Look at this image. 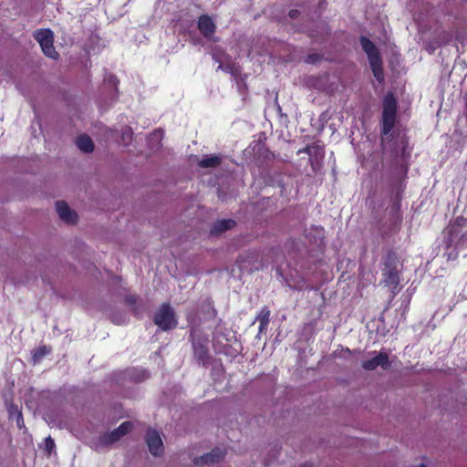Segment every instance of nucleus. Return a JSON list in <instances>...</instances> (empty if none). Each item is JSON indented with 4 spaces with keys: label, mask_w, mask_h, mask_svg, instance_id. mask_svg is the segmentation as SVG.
<instances>
[{
    "label": "nucleus",
    "mask_w": 467,
    "mask_h": 467,
    "mask_svg": "<svg viewBox=\"0 0 467 467\" xmlns=\"http://www.w3.org/2000/svg\"><path fill=\"white\" fill-rule=\"evenodd\" d=\"M359 42L363 51L366 53L373 76L379 82L384 80L383 61L379 48L367 36H361Z\"/></svg>",
    "instance_id": "f257e3e1"
},
{
    "label": "nucleus",
    "mask_w": 467,
    "mask_h": 467,
    "mask_svg": "<svg viewBox=\"0 0 467 467\" xmlns=\"http://www.w3.org/2000/svg\"><path fill=\"white\" fill-rule=\"evenodd\" d=\"M382 276L384 284L392 289H396L400 282L397 253L393 249H389L382 257Z\"/></svg>",
    "instance_id": "f03ea898"
},
{
    "label": "nucleus",
    "mask_w": 467,
    "mask_h": 467,
    "mask_svg": "<svg viewBox=\"0 0 467 467\" xmlns=\"http://www.w3.org/2000/svg\"><path fill=\"white\" fill-rule=\"evenodd\" d=\"M382 117L380 120V134L382 137L388 136L393 130L397 118V99L394 94L389 92L385 95L382 101Z\"/></svg>",
    "instance_id": "7ed1b4c3"
},
{
    "label": "nucleus",
    "mask_w": 467,
    "mask_h": 467,
    "mask_svg": "<svg viewBox=\"0 0 467 467\" xmlns=\"http://www.w3.org/2000/svg\"><path fill=\"white\" fill-rule=\"evenodd\" d=\"M153 322L162 331L174 329L178 325L176 314L170 303H162L153 316Z\"/></svg>",
    "instance_id": "20e7f679"
},
{
    "label": "nucleus",
    "mask_w": 467,
    "mask_h": 467,
    "mask_svg": "<svg viewBox=\"0 0 467 467\" xmlns=\"http://www.w3.org/2000/svg\"><path fill=\"white\" fill-rule=\"evenodd\" d=\"M35 38L39 43L43 53L51 58H56L57 53L54 47L53 32L49 29H40L35 33Z\"/></svg>",
    "instance_id": "39448f33"
},
{
    "label": "nucleus",
    "mask_w": 467,
    "mask_h": 467,
    "mask_svg": "<svg viewBox=\"0 0 467 467\" xmlns=\"http://www.w3.org/2000/svg\"><path fill=\"white\" fill-rule=\"evenodd\" d=\"M57 214L61 222L68 225H75L78 221V215L67 202L57 201L55 203Z\"/></svg>",
    "instance_id": "423d86ee"
},
{
    "label": "nucleus",
    "mask_w": 467,
    "mask_h": 467,
    "mask_svg": "<svg viewBox=\"0 0 467 467\" xmlns=\"http://www.w3.org/2000/svg\"><path fill=\"white\" fill-rule=\"evenodd\" d=\"M146 442L149 451L154 456H161L164 451L163 442L156 430L149 429L146 432Z\"/></svg>",
    "instance_id": "0eeeda50"
},
{
    "label": "nucleus",
    "mask_w": 467,
    "mask_h": 467,
    "mask_svg": "<svg viewBox=\"0 0 467 467\" xmlns=\"http://www.w3.org/2000/svg\"><path fill=\"white\" fill-rule=\"evenodd\" d=\"M150 377V373L142 368H131L119 373V380L140 383Z\"/></svg>",
    "instance_id": "6e6552de"
},
{
    "label": "nucleus",
    "mask_w": 467,
    "mask_h": 467,
    "mask_svg": "<svg viewBox=\"0 0 467 467\" xmlns=\"http://www.w3.org/2000/svg\"><path fill=\"white\" fill-rule=\"evenodd\" d=\"M378 367L383 369L390 368L388 353L379 352L376 357L362 362V368L368 371L375 370Z\"/></svg>",
    "instance_id": "1a4fd4ad"
},
{
    "label": "nucleus",
    "mask_w": 467,
    "mask_h": 467,
    "mask_svg": "<svg viewBox=\"0 0 467 467\" xmlns=\"http://www.w3.org/2000/svg\"><path fill=\"white\" fill-rule=\"evenodd\" d=\"M226 454L225 449L214 448L210 452L193 460L195 465L215 463L223 459Z\"/></svg>",
    "instance_id": "9d476101"
},
{
    "label": "nucleus",
    "mask_w": 467,
    "mask_h": 467,
    "mask_svg": "<svg viewBox=\"0 0 467 467\" xmlns=\"http://www.w3.org/2000/svg\"><path fill=\"white\" fill-rule=\"evenodd\" d=\"M197 27L204 37H210L215 32V24L207 15H202L198 18Z\"/></svg>",
    "instance_id": "9b49d317"
},
{
    "label": "nucleus",
    "mask_w": 467,
    "mask_h": 467,
    "mask_svg": "<svg viewBox=\"0 0 467 467\" xmlns=\"http://www.w3.org/2000/svg\"><path fill=\"white\" fill-rule=\"evenodd\" d=\"M192 348H193V353L194 357L196 358L199 364L206 365L209 361V350L203 342H201L200 340L192 341Z\"/></svg>",
    "instance_id": "f8f14e48"
},
{
    "label": "nucleus",
    "mask_w": 467,
    "mask_h": 467,
    "mask_svg": "<svg viewBox=\"0 0 467 467\" xmlns=\"http://www.w3.org/2000/svg\"><path fill=\"white\" fill-rule=\"evenodd\" d=\"M236 224V222L233 219H223L214 223L211 228V234L219 235L222 233L232 229Z\"/></svg>",
    "instance_id": "ddd939ff"
},
{
    "label": "nucleus",
    "mask_w": 467,
    "mask_h": 467,
    "mask_svg": "<svg viewBox=\"0 0 467 467\" xmlns=\"http://www.w3.org/2000/svg\"><path fill=\"white\" fill-rule=\"evenodd\" d=\"M271 311L268 306H264L256 316V320L259 322V332L263 333L268 327L270 323Z\"/></svg>",
    "instance_id": "4468645a"
},
{
    "label": "nucleus",
    "mask_w": 467,
    "mask_h": 467,
    "mask_svg": "<svg viewBox=\"0 0 467 467\" xmlns=\"http://www.w3.org/2000/svg\"><path fill=\"white\" fill-rule=\"evenodd\" d=\"M77 146L78 148L86 153L92 152L94 150V143L90 137L88 135H81L77 139Z\"/></svg>",
    "instance_id": "2eb2a0df"
},
{
    "label": "nucleus",
    "mask_w": 467,
    "mask_h": 467,
    "mask_svg": "<svg viewBox=\"0 0 467 467\" xmlns=\"http://www.w3.org/2000/svg\"><path fill=\"white\" fill-rule=\"evenodd\" d=\"M223 159L219 155H207L203 157L198 165L202 168H215L221 165Z\"/></svg>",
    "instance_id": "dca6fc26"
},
{
    "label": "nucleus",
    "mask_w": 467,
    "mask_h": 467,
    "mask_svg": "<svg viewBox=\"0 0 467 467\" xmlns=\"http://www.w3.org/2000/svg\"><path fill=\"white\" fill-rule=\"evenodd\" d=\"M461 229L452 224L451 223L448 226V240H447V248H449L452 243L453 240L458 236V234L461 233Z\"/></svg>",
    "instance_id": "f3484780"
},
{
    "label": "nucleus",
    "mask_w": 467,
    "mask_h": 467,
    "mask_svg": "<svg viewBox=\"0 0 467 467\" xmlns=\"http://www.w3.org/2000/svg\"><path fill=\"white\" fill-rule=\"evenodd\" d=\"M117 441V430H113L110 433L104 434L99 439L101 446H108Z\"/></svg>",
    "instance_id": "a211bd4d"
},
{
    "label": "nucleus",
    "mask_w": 467,
    "mask_h": 467,
    "mask_svg": "<svg viewBox=\"0 0 467 467\" xmlns=\"http://www.w3.org/2000/svg\"><path fill=\"white\" fill-rule=\"evenodd\" d=\"M125 303L133 310L135 314L138 313L139 307L138 304L140 301V297L136 295H128L124 298Z\"/></svg>",
    "instance_id": "6ab92c4d"
},
{
    "label": "nucleus",
    "mask_w": 467,
    "mask_h": 467,
    "mask_svg": "<svg viewBox=\"0 0 467 467\" xmlns=\"http://www.w3.org/2000/svg\"><path fill=\"white\" fill-rule=\"evenodd\" d=\"M218 68L223 70L224 72L230 73L234 77H236L240 73V68L235 63H229L225 66L220 64Z\"/></svg>",
    "instance_id": "aec40b11"
},
{
    "label": "nucleus",
    "mask_w": 467,
    "mask_h": 467,
    "mask_svg": "<svg viewBox=\"0 0 467 467\" xmlns=\"http://www.w3.org/2000/svg\"><path fill=\"white\" fill-rule=\"evenodd\" d=\"M132 130L130 127H125L121 130V142L124 146L130 144L132 140Z\"/></svg>",
    "instance_id": "412c9836"
},
{
    "label": "nucleus",
    "mask_w": 467,
    "mask_h": 467,
    "mask_svg": "<svg viewBox=\"0 0 467 467\" xmlns=\"http://www.w3.org/2000/svg\"><path fill=\"white\" fill-rule=\"evenodd\" d=\"M321 150L322 149L317 145H306L303 149H300L297 151V154L306 153L312 156L313 154H318Z\"/></svg>",
    "instance_id": "4be33fe9"
},
{
    "label": "nucleus",
    "mask_w": 467,
    "mask_h": 467,
    "mask_svg": "<svg viewBox=\"0 0 467 467\" xmlns=\"http://www.w3.org/2000/svg\"><path fill=\"white\" fill-rule=\"evenodd\" d=\"M133 428V423L131 421H124L120 425H119V438L129 433Z\"/></svg>",
    "instance_id": "5701e85b"
},
{
    "label": "nucleus",
    "mask_w": 467,
    "mask_h": 467,
    "mask_svg": "<svg viewBox=\"0 0 467 467\" xmlns=\"http://www.w3.org/2000/svg\"><path fill=\"white\" fill-rule=\"evenodd\" d=\"M50 351H51V349L49 348H47V347L39 348L35 350V352L33 354V358L35 361H38L44 356L49 354Z\"/></svg>",
    "instance_id": "b1692460"
},
{
    "label": "nucleus",
    "mask_w": 467,
    "mask_h": 467,
    "mask_svg": "<svg viewBox=\"0 0 467 467\" xmlns=\"http://www.w3.org/2000/svg\"><path fill=\"white\" fill-rule=\"evenodd\" d=\"M321 59H322V55H320L318 53H311V54L307 55V57L306 58V62L309 63V64H316V63L319 62Z\"/></svg>",
    "instance_id": "393cba45"
},
{
    "label": "nucleus",
    "mask_w": 467,
    "mask_h": 467,
    "mask_svg": "<svg viewBox=\"0 0 467 467\" xmlns=\"http://www.w3.org/2000/svg\"><path fill=\"white\" fill-rule=\"evenodd\" d=\"M467 219H465L463 216H458L454 219L453 222H451L452 224L460 228L461 230L466 225Z\"/></svg>",
    "instance_id": "a878e982"
},
{
    "label": "nucleus",
    "mask_w": 467,
    "mask_h": 467,
    "mask_svg": "<svg viewBox=\"0 0 467 467\" xmlns=\"http://www.w3.org/2000/svg\"><path fill=\"white\" fill-rule=\"evenodd\" d=\"M45 443H46L47 451H48V453H50L53 451V449L55 448L54 440L51 439V437H47L45 441Z\"/></svg>",
    "instance_id": "bb28decb"
},
{
    "label": "nucleus",
    "mask_w": 467,
    "mask_h": 467,
    "mask_svg": "<svg viewBox=\"0 0 467 467\" xmlns=\"http://www.w3.org/2000/svg\"><path fill=\"white\" fill-rule=\"evenodd\" d=\"M457 244L462 247H467V231L461 235Z\"/></svg>",
    "instance_id": "cd10ccee"
},
{
    "label": "nucleus",
    "mask_w": 467,
    "mask_h": 467,
    "mask_svg": "<svg viewBox=\"0 0 467 467\" xmlns=\"http://www.w3.org/2000/svg\"><path fill=\"white\" fill-rule=\"evenodd\" d=\"M204 304L210 307L212 309V315L213 316H215L216 315V310L213 306V302L212 300V298H207L205 301H204Z\"/></svg>",
    "instance_id": "c85d7f7f"
},
{
    "label": "nucleus",
    "mask_w": 467,
    "mask_h": 467,
    "mask_svg": "<svg viewBox=\"0 0 467 467\" xmlns=\"http://www.w3.org/2000/svg\"><path fill=\"white\" fill-rule=\"evenodd\" d=\"M458 257V252L452 251L447 254V259L448 260H455Z\"/></svg>",
    "instance_id": "c756f323"
},
{
    "label": "nucleus",
    "mask_w": 467,
    "mask_h": 467,
    "mask_svg": "<svg viewBox=\"0 0 467 467\" xmlns=\"http://www.w3.org/2000/svg\"><path fill=\"white\" fill-rule=\"evenodd\" d=\"M298 10L296 9H292L289 11V16L292 17V18H296L298 15Z\"/></svg>",
    "instance_id": "7c9ffc66"
},
{
    "label": "nucleus",
    "mask_w": 467,
    "mask_h": 467,
    "mask_svg": "<svg viewBox=\"0 0 467 467\" xmlns=\"http://www.w3.org/2000/svg\"><path fill=\"white\" fill-rule=\"evenodd\" d=\"M20 420H22V414H21V413H18V415H17V420H17V424H19V423H20Z\"/></svg>",
    "instance_id": "2f4dec72"
},
{
    "label": "nucleus",
    "mask_w": 467,
    "mask_h": 467,
    "mask_svg": "<svg viewBox=\"0 0 467 467\" xmlns=\"http://www.w3.org/2000/svg\"><path fill=\"white\" fill-rule=\"evenodd\" d=\"M237 262L240 263V264L243 262V259H242L241 256L237 259Z\"/></svg>",
    "instance_id": "473e14b6"
},
{
    "label": "nucleus",
    "mask_w": 467,
    "mask_h": 467,
    "mask_svg": "<svg viewBox=\"0 0 467 467\" xmlns=\"http://www.w3.org/2000/svg\"><path fill=\"white\" fill-rule=\"evenodd\" d=\"M417 467H427V466H426L425 464L421 463V464H420V465H419V466H417Z\"/></svg>",
    "instance_id": "72a5a7b5"
}]
</instances>
